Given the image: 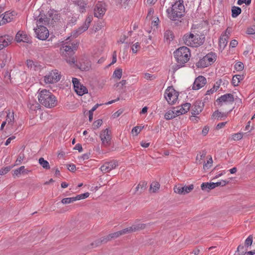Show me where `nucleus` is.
<instances>
[{
    "instance_id": "ea45409f",
    "label": "nucleus",
    "mask_w": 255,
    "mask_h": 255,
    "mask_svg": "<svg viewBox=\"0 0 255 255\" xmlns=\"http://www.w3.org/2000/svg\"><path fill=\"white\" fill-rule=\"evenodd\" d=\"M138 185L140 188L139 194H141L146 189L147 183L145 181H141Z\"/></svg>"
},
{
    "instance_id": "1a4fd4ad",
    "label": "nucleus",
    "mask_w": 255,
    "mask_h": 255,
    "mask_svg": "<svg viewBox=\"0 0 255 255\" xmlns=\"http://www.w3.org/2000/svg\"><path fill=\"white\" fill-rule=\"evenodd\" d=\"M178 95L173 89L169 87L165 93L164 97L169 104L173 105L178 99Z\"/></svg>"
},
{
    "instance_id": "79ce46f5",
    "label": "nucleus",
    "mask_w": 255,
    "mask_h": 255,
    "mask_svg": "<svg viewBox=\"0 0 255 255\" xmlns=\"http://www.w3.org/2000/svg\"><path fill=\"white\" fill-rule=\"evenodd\" d=\"M235 69L237 70V71H242L244 68V64L243 63H242V62H237L235 66Z\"/></svg>"
},
{
    "instance_id": "2f4dec72",
    "label": "nucleus",
    "mask_w": 255,
    "mask_h": 255,
    "mask_svg": "<svg viewBox=\"0 0 255 255\" xmlns=\"http://www.w3.org/2000/svg\"><path fill=\"white\" fill-rule=\"evenodd\" d=\"M248 250L247 248L242 245H240L238 248L236 253H238V255H246Z\"/></svg>"
},
{
    "instance_id": "39448f33",
    "label": "nucleus",
    "mask_w": 255,
    "mask_h": 255,
    "mask_svg": "<svg viewBox=\"0 0 255 255\" xmlns=\"http://www.w3.org/2000/svg\"><path fill=\"white\" fill-rule=\"evenodd\" d=\"M39 23L44 24L45 25L53 26L54 22L59 20L60 16L57 12L54 10H50L46 15L39 14Z\"/></svg>"
},
{
    "instance_id": "f8f14e48",
    "label": "nucleus",
    "mask_w": 255,
    "mask_h": 255,
    "mask_svg": "<svg viewBox=\"0 0 255 255\" xmlns=\"http://www.w3.org/2000/svg\"><path fill=\"white\" fill-rule=\"evenodd\" d=\"M229 182V181L222 180L220 182H217L216 183H203L201 184V187L202 190H205L206 189H209L210 190L213 189L216 187L221 186H224L226 184H228Z\"/></svg>"
},
{
    "instance_id": "13d9d810",
    "label": "nucleus",
    "mask_w": 255,
    "mask_h": 255,
    "mask_svg": "<svg viewBox=\"0 0 255 255\" xmlns=\"http://www.w3.org/2000/svg\"><path fill=\"white\" fill-rule=\"evenodd\" d=\"M117 62V53L116 51H115L112 55V62L108 65V67L111 66L112 65L115 64Z\"/></svg>"
},
{
    "instance_id": "412c9836",
    "label": "nucleus",
    "mask_w": 255,
    "mask_h": 255,
    "mask_svg": "<svg viewBox=\"0 0 255 255\" xmlns=\"http://www.w3.org/2000/svg\"><path fill=\"white\" fill-rule=\"evenodd\" d=\"M204 103L201 102L196 101L193 106L192 114L194 116L198 115L203 110Z\"/></svg>"
},
{
    "instance_id": "f257e3e1",
    "label": "nucleus",
    "mask_w": 255,
    "mask_h": 255,
    "mask_svg": "<svg viewBox=\"0 0 255 255\" xmlns=\"http://www.w3.org/2000/svg\"><path fill=\"white\" fill-rule=\"evenodd\" d=\"M38 101L40 104L48 108H52L57 104L56 97L49 90L43 89L38 91Z\"/></svg>"
},
{
    "instance_id": "c9c22d12",
    "label": "nucleus",
    "mask_w": 255,
    "mask_h": 255,
    "mask_svg": "<svg viewBox=\"0 0 255 255\" xmlns=\"http://www.w3.org/2000/svg\"><path fill=\"white\" fill-rule=\"evenodd\" d=\"M160 184L157 182H153L150 185V189L153 193H155L159 189Z\"/></svg>"
},
{
    "instance_id": "423d86ee",
    "label": "nucleus",
    "mask_w": 255,
    "mask_h": 255,
    "mask_svg": "<svg viewBox=\"0 0 255 255\" xmlns=\"http://www.w3.org/2000/svg\"><path fill=\"white\" fill-rule=\"evenodd\" d=\"M204 38H201L199 35H194L192 33H190L184 35L183 40L184 43L188 46L197 47L203 43Z\"/></svg>"
},
{
    "instance_id": "6e6d98bb",
    "label": "nucleus",
    "mask_w": 255,
    "mask_h": 255,
    "mask_svg": "<svg viewBox=\"0 0 255 255\" xmlns=\"http://www.w3.org/2000/svg\"><path fill=\"white\" fill-rule=\"evenodd\" d=\"M213 163V160H212V157L210 156L209 160L207 161V162L204 165V168H207L208 169L211 165V164H212Z\"/></svg>"
},
{
    "instance_id": "2eb2a0df",
    "label": "nucleus",
    "mask_w": 255,
    "mask_h": 255,
    "mask_svg": "<svg viewBox=\"0 0 255 255\" xmlns=\"http://www.w3.org/2000/svg\"><path fill=\"white\" fill-rule=\"evenodd\" d=\"M93 19V16L92 15H89L87 17L85 22L81 26L79 27L75 31V33H74L75 36H77L83 32L87 30L89 27L90 23L91 22Z\"/></svg>"
},
{
    "instance_id": "3c124183",
    "label": "nucleus",
    "mask_w": 255,
    "mask_h": 255,
    "mask_svg": "<svg viewBox=\"0 0 255 255\" xmlns=\"http://www.w3.org/2000/svg\"><path fill=\"white\" fill-rule=\"evenodd\" d=\"M10 169L11 167L10 166H7L4 168H1L0 170V175H2L7 173L9 171H10Z\"/></svg>"
},
{
    "instance_id": "c85d7f7f",
    "label": "nucleus",
    "mask_w": 255,
    "mask_h": 255,
    "mask_svg": "<svg viewBox=\"0 0 255 255\" xmlns=\"http://www.w3.org/2000/svg\"><path fill=\"white\" fill-rule=\"evenodd\" d=\"M38 163L45 169L48 170L50 168L49 162L43 157H40L39 159Z\"/></svg>"
},
{
    "instance_id": "de8ad7c7",
    "label": "nucleus",
    "mask_w": 255,
    "mask_h": 255,
    "mask_svg": "<svg viewBox=\"0 0 255 255\" xmlns=\"http://www.w3.org/2000/svg\"><path fill=\"white\" fill-rule=\"evenodd\" d=\"M243 138V134L242 133H237L233 135V139L234 140H239Z\"/></svg>"
},
{
    "instance_id": "ddd939ff",
    "label": "nucleus",
    "mask_w": 255,
    "mask_h": 255,
    "mask_svg": "<svg viewBox=\"0 0 255 255\" xmlns=\"http://www.w3.org/2000/svg\"><path fill=\"white\" fill-rule=\"evenodd\" d=\"M194 189V185L191 184L189 186H182L181 184L178 185L174 188V192L179 194L185 195L190 192Z\"/></svg>"
},
{
    "instance_id": "aec40b11",
    "label": "nucleus",
    "mask_w": 255,
    "mask_h": 255,
    "mask_svg": "<svg viewBox=\"0 0 255 255\" xmlns=\"http://www.w3.org/2000/svg\"><path fill=\"white\" fill-rule=\"evenodd\" d=\"M106 8L102 4H97L94 8V15L99 18L103 17L106 12Z\"/></svg>"
},
{
    "instance_id": "dca6fc26",
    "label": "nucleus",
    "mask_w": 255,
    "mask_h": 255,
    "mask_svg": "<svg viewBox=\"0 0 255 255\" xmlns=\"http://www.w3.org/2000/svg\"><path fill=\"white\" fill-rule=\"evenodd\" d=\"M234 101L235 99L233 95L229 93L222 95L218 98L216 100V102L218 105L222 106L223 102L232 104Z\"/></svg>"
},
{
    "instance_id": "7ed1b4c3",
    "label": "nucleus",
    "mask_w": 255,
    "mask_h": 255,
    "mask_svg": "<svg viewBox=\"0 0 255 255\" xmlns=\"http://www.w3.org/2000/svg\"><path fill=\"white\" fill-rule=\"evenodd\" d=\"M173 55L177 63L174 68L175 70L184 66V64L189 60L191 55L190 49L185 46L178 48L174 52Z\"/></svg>"
},
{
    "instance_id": "052dcab7",
    "label": "nucleus",
    "mask_w": 255,
    "mask_h": 255,
    "mask_svg": "<svg viewBox=\"0 0 255 255\" xmlns=\"http://www.w3.org/2000/svg\"><path fill=\"white\" fill-rule=\"evenodd\" d=\"M109 235H110V237L111 240L117 238L118 237H119L121 236L119 231L114 233L110 234H109Z\"/></svg>"
},
{
    "instance_id": "72a5a7b5",
    "label": "nucleus",
    "mask_w": 255,
    "mask_h": 255,
    "mask_svg": "<svg viewBox=\"0 0 255 255\" xmlns=\"http://www.w3.org/2000/svg\"><path fill=\"white\" fill-rule=\"evenodd\" d=\"M174 37L173 32L170 30H167L164 33V38L169 42L172 40Z\"/></svg>"
},
{
    "instance_id": "bb28decb",
    "label": "nucleus",
    "mask_w": 255,
    "mask_h": 255,
    "mask_svg": "<svg viewBox=\"0 0 255 255\" xmlns=\"http://www.w3.org/2000/svg\"><path fill=\"white\" fill-rule=\"evenodd\" d=\"M29 172V171L27 169H26L24 166H21L14 171V175L18 176L21 173L27 174Z\"/></svg>"
},
{
    "instance_id": "338daca9",
    "label": "nucleus",
    "mask_w": 255,
    "mask_h": 255,
    "mask_svg": "<svg viewBox=\"0 0 255 255\" xmlns=\"http://www.w3.org/2000/svg\"><path fill=\"white\" fill-rule=\"evenodd\" d=\"M227 124V122H222V123H219L217 126H216V128L217 129H219L222 128H223L225 125L226 124Z\"/></svg>"
},
{
    "instance_id": "c03bdc74",
    "label": "nucleus",
    "mask_w": 255,
    "mask_h": 255,
    "mask_svg": "<svg viewBox=\"0 0 255 255\" xmlns=\"http://www.w3.org/2000/svg\"><path fill=\"white\" fill-rule=\"evenodd\" d=\"M228 43L226 37H224V36L220 38L219 40V46L221 47L222 46L224 48L226 46Z\"/></svg>"
},
{
    "instance_id": "a211bd4d",
    "label": "nucleus",
    "mask_w": 255,
    "mask_h": 255,
    "mask_svg": "<svg viewBox=\"0 0 255 255\" xmlns=\"http://www.w3.org/2000/svg\"><path fill=\"white\" fill-rule=\"evenodd\" d=\"M15 40L17 42H20L21 41L28 43H31L32 42L31 37L28 36L25 32L21 31H19L16 33Z\"/></svg>"
},
{
    "instance_id": "58836bf2",
    "label": "nucleus",
    "mask_w": 255,
    "mask_h": 255,
    "mask_svg": "<svg viewBox=\"0 0 255 255\" xmlns=\"http://www.w3.org/2000/svg\"><path fill=\"white\" fill-rule=\"evenodd\" d=\"M253 235H250L248 238L245 240V246L248 248L251 246L253 244Z\"/></svg>"
},
{
    "instance_id": "4c0bfd02",
    "label": "nucleus",
    "mask_w": 255,
    "mask_h": 255,
    "mask_svg": "<svg viewBox=\"0 0 255 255\" xmlns=\"http://www.w3.org/2000/svg\"><path fill=\"white\" fill-rule=\"evenodd\" d=\"M76 201V198L75 197H70V198H63L61 200V203L64 204H69L73 202L74 201Z\"/></svg>"
},
{
    "instance_id": "f3484780",
    "label": "nucleus",
    "mask_w": 255,
    "mask_h": 255,
    "mask_svg": "<svg viewBox=\"0 0 255 255\" xmlns=\"http://www.w3.org/2000/svg\"><path fill=\"white\" fill-rule=\"evenodd\" d=\"M206 83V79L203 76H199L195 79L193 84L192 89L194 90H199L204 87Z\"/></svg>"
},
{
    "instance_id": "0e129e2a",
    "label": "nucleus",
    "mask_w": 255,
    "mask_h": 255,
    "mask_svg": "<svg viewBox=\"0 0 255 255\" xmlns=\"http://www.w3.org/2000/svg\"><path fill=\"white\" fill-rule=\"evenodd\" d=\"M67 166L68 170L70 171L74 172L76 169V166L73 164H68Z\"/></svg>"
},
{
    "instance_id": "9b49d317",
    "label": "nucleus",
    "mask_w": 255,
    "mask_h": 255,
    "mask_svg": "<svg viewBox=\"0 0 255 255\" xmlns=\"http://www.w3.org/2000/svg\"><path fill=\"white\" fill-rule=\"evenodd\" d=\"M61 78V75L57 70L52 71L49 74L45 76L44 80L46 83H55L58 82Z\"/></svg>"
},
{
    "instance_id": "e433bc0d",
    "label": "nucleus",
    "mask_w": 255,
    "mask_h": 255,
    "mask_svg": "<svg viewBox=\"0 0 255 255\" xmlns=\"http://www.w3.org/2000/svg\"><path fill=\"white\" fill-rule=\"evenodd\" d=\"M122 69L121 68H118L115 70L113 74V76L115 78H117L118 79H120L122 75Z\"/></svg>"
},
{
    "instance_id": "393cba45",
    "label": "nucleus",
    "mask_w": 255,
    "mask_h": 255,
    "mask_svg": "<svg viewBox=\"0 0 255 255\" xmlns=\"http://www.w3.org/2000/svg\"><path fill=\"white\" fill-rule=\"evenodd\" d=\"M75 91L77 94L80 96H82L88 93L87 88L83 85H81V84L78 87H76V88L75 89Z\"/></svg>"
},
{
    "instance_id": "f704fd0d",
    "label": "nucleus",
    "mask_w": 255,
    "mask_h": 255,
    "mask_svg": "<svg viewBox=\"0 0 255 255\" xmlns=\"http://www.w3.org/2000/svg\"><path fill=\"white\" fill-rule=\"evenodd\" d=\"M174 112L173 110H169L167 112H166L164 115V118L167 120H169L170 119H172L176 117V116L174 114Z\"/></svg>"
},
{
    "instance_id": "e2e57ef3",
    "label": "nucleus",
    "mask_w": 255,
    "mask_h": 255,
    "mask_svg": "<svg viewBox=\"0 0 255 255\" xmlns=\"http://www.w3.org/2000/svg\"><path fill=\"white\" fill-rule=\"evenodd\" d=\"M222 82V79H219L214 84V86L213 87H215V89H216V91L218 89V88L220 86Z\"/></svg>"
},
{
    "instance_id": "4468645a",
    "label": "nucleus",
    "mask_w": 255,
    "mask_h": 255,
    "mask_svg": "<svg viewBox=\"0 0 255 255\" xmlns=\"http://www.w3.org/2000/svg\"><path fill=\"white\" fill-rule=\"evenodd\" d=\"M118 162L117 160H112L105 162L100 168L101 170L104 173L109 172L118 166Z\"/></svg>"
},
{
    "instance_id": "37998d69",
    "label": "nucleus",
    "mask_w": 255,
    "mask_h": 255,
    "mask_svg": "<svg viewBox=\"0 0 255 255\" xmlns=\"http://www.w3.org/2000/svg\"><path fill=\"white\" fill-rule=\"evenodd\" d=\"M140 48V44L138 42H136L132 44L131 46L132 52L133 53H136L137 51Z\"/></svg>"
},
{
    "instance_id": "0eeeda50",
    "label": "nucleus",
    "mask_w": 255,
    "mask_h": 255,
    "mask_svg": "<svg viewBox=\"0 0 255 255\" xmlns=\"http://www.w3.org/2000/svg\"><path fill=\"white\" fill-rule=\"evenodd\" d=\"M217 56L215 53L210 52L204 56L196 63L198 68H205L211 65L216 60Z\"/></svg>"
},
{
    "instance_id": "b1692460",
    "label": "nucleus",
    "mask_w": 255,
    "mask_h": 255,
    "mask_svg": "<svg viewBox=\"0 0 255 255\" xmlns=\"http://www.w3.org/2000/svg\"><path fill=\"white\" fill-rule=\"evenodd\" d=\"M153 224L152 223H148L147 224L139 223L137 224H134L132 226L133 229V232L138 231L144 229L147 227H148Z\"/></svg>"
},
{
    "instance_id": "4be33fe9",
    "label": "nucleus",
    "mask_w": 255,
    "mask_h": 255,
    "mask_svg": "<svg viewBox=\"0 0 255 255\" xmlns=\"http://www.w3.org/2000/svg\"><path fill=\"white\" fill-rule=\"evenodd\" d=\"M73 2L79 7L80 12H84L86 11L87 3L84 0H73Z\"/></svg>"
},
{
    "instance_id": "69168bd1",
    "label": "nucleus",
    "mask_w": 255,
    "mask_h": 255,
    "mask_svg": "<svg viewBox=\"0 0 255 255\" xmlns=\"http://www.w3.org/2000/svg\"><path fill=\"white\" fill-rule=\"evenodd\" d=\"M74 149L78 150L79 152H82L83 151V148L82 145L80 143L77 144L74 148Z\"/></svg>"
},
{
    "instance_id": "6ab92c4d",
    "label": "nucleus",
    "mask_w": 255,
    "mask_h": 255,
    "mask_svg": "<svg viewBox=\"0 0 255 255\" xmlns=\"http://www.w3.org/2000/svg\"><path fill=\"white\" fill-rule=\"evenodd\" d=\"M13 40V37L9 35H5L0 37V50L8 46Z\"/></svg>"
},
{
    "instance_id": "5fc2aeb1",
    "label": "nucleus",
    "mask_w": 255,
    "mask_h": 255,
    "mask_svg": "<svg viewBox=\"0 0 255 255\" xmlns=\"http://www.w3.org/2000/svg\"><path fill=\"white\" fill-rule=\"evenodd\" d=\"M181 106L184 109L183 110L187 113L190 108L191 104L189 103H186L184 104H182Z\"/></svg>"
},
{
    "instance_id": "09e8293b",
    "label": "nucleus",
    "mask_w": 255,
    "mask_h": 255,
    "mask_svg": "<svg viewBox=\"0 0 255 255\" xmlns=\"http://www.w3.org/2000/svg\"><path fill=\"white\" fill-rule=\"evenodd\" d=\"M143 128V127H134L131 130V132L132 133H135V135H137L138 133L141 131V130Z\"/></svg>"
},
{
    "instance_id": "9d476101",
    "label": "nucleus",
    "mask_w": 255,
    "mask_h": 255,
    "mask_svg": "<svg viewBox=\"0 0 255 255\" xmlns=\"http://www.w3.org/2000/svg\"><path fill=\"white\" fill-rule=\"evenodd\" d=\"M100 138L102 141V144L107 147L111 144V131L108 128L103 130L100 133Z\"/></svg>"
},
{
    "instance_id": "20e7f679",
    "label": "nucleus",
    "mask_w": 255,
    "mask_h": 255,
    "mask_svg": "<svg viewBox=\"0 0 255 255\" xmlns=\"http://www.w3.org/2000/svg\"><path fill=\"white\" fill-rule=\"evenodd\" d=\"M183 1L179 0L172 5V7L166 10L168 17L173 21H176L177 18H181L184 15L185 8Z\"/></svg>"
},
{
    "instance_id": "f03ea898",
    "label": "nucleus",
    "mask_w": 255,
    "mask_h": 255,
    "mask_svg": "<svg viewBox=\"0 0 255 255\" xmlns=\"http://www.w3.org/2000/svg\"><path fill=\"white\" fill-rule=\"evenodd\" d=\"M78 42L69 43V44L65 43L62 44L60 48L61 54L67 62L70 64H74L76 62L74 54H75V51L78 48Z\"/></svg>"
},
{
    "instance_id": "c756f323",
    "label": "nucleus",
    "mask_w": 255,
    "mask_h": 255,
    "mask_svg": "<svg viewBox=\"0 0 255 255\" xmlns=\"http://www.w3.org/2000/svg\"><path fill=\"white\" fill-rule=\"evenodd\" d=\"M243 79V75H236L233 76L232 78V84L234 86L236 87L238 86L239 83Z\"/></svg>"
},
{
    "instance_id": "49530a36",
    "label": "nucleus",
    "mask_w": 255,
    "mask_h": 255,
    "mask_svg": "<svg viewBox=\"0 0 255 255\" xmlns=\"http://www.w3.org/2000/svg\"><path fill=\"white\" fill-rule=\"evenodd\" d=\"M227 116V114H225L224 113H222L220 112H219L218 110L214 112V113L212 115V117H217L218 118H222L223 117H226Z\"/></svg>"
},
{
    "instance_id": "8fccbe9b",
    "label": "nucleus",
    "mask_w": 255,
    "mask_h": 255,
    "mask_svg": "<svg viewBox=\"0 0 255 255\" xmlns=\"http://www.w3.org/2000/svg\"><path fill=\"white\" fill-rule=\"evenodd\" d=\"M103 121L101 119H99L93 123L94 128H99L102 124Z\"/></svg>"
},
{
    "instance_id": "4d7b16f0",
    "label": "nucleus",
    "mask_w": 255,
    "mask_h": 255,
    "mask_svg": "<svg viewBox=\"0 0 255 255\" xmlns=\"http://www.w3.org/2000/svg\"><path fill=\"white\" fill-rule=\"evenodd\" d=\"M72 83L74 86V89L76 88V87H78L81 84L78 79L76 78H73Z\"/></svg>"
},
{
    "instance_id": "7c9ffc66",
    "label": "nucleus",
    "mask_w": 255,
    "mask_h": 255,
    "mask_svg": "<svg viewBox=\"0 0 255 255\" xmlns=\"http://www.w3.org/2000/svg\"><path fill=\"white\" fill-rule=\"evenodd\" d=\"M242 12L240 7L233 6L232 7V16L233 17H237Z\"/></svg>"
},
{
    "instance_id": "473e14b6",
    "label": "nucleus",
    "mask_w": 255,
    "mask_h": 255,
    "mask_svg": "<svg viewBox=\"0 0 255 255\" xmlns=\"http://www.w3.org/2000/svg\"><path fill=\"white\" fill-rule=\"evenodd\" d=\"M1 60H2V62L0 64V66L1 68H2L4 66H5L6 63L10 60L11 55L10 54L9 55H8L6 54H3L1 55Z\"/></svg>"
},
{
    "instance_id": "5701e85b",
    "label": "nucleus",
    "mask_w": 255,
    "mask_h": 255,
    "mask_svg": "<svg viewBox=\"0 0 255 255\" xmlns=\"http://www.w3.org/2000/svg\"><path fill=\"white\" fill-rule=\"evenodd\" d=\"M13 14L12 12H5L2 19L0 21V25L10 22L13 19Z\"/></svg>"
},
{
    "instance_id": "a18cd8bd",
    "label": "nucleus",
    "mask_w": 255,
    "mask_h": 255,
    "mask_svg": "<svg viewBox=\"0 0 255 255\" xmlns=\"http://www.w3.org/2000/svg\"><path fill=\"white\" fill-rule=\"evenodd\" d=\"M89 195L90 194L89 192H86L83 194L77 195L75 198L76 200H80L88 197Z\"/></svg>"
},
{
    "instance_id": "864d4df0",
    "label": "nucleus",
    "mask_w": 255,
    "mask_h": 255,
    "mask_svg": "<svg viewBox=\"0 0 255 255\" xmlns=\"http://www.w3.org/2000/svg\"><path fill=\"white\" fill-rule=\"evenodd\" d=\"M247 33L248 34H254L255 33V25L248 28L247 30Z\"/></svg>"
},
{
    "instance_id": "774afa93",
    "label": "nucleus",
    "mask_w": 255,
    "mask_h": 255,
    "mask_svg": "<svg viewBox=\"0 0 255 255\" xmlns=\"http://www.w3.org/2000/svg\"><path fill=\"white\" fill-rule=\"evenodd\" d=\"M238 42L236 40L234 39L231 41L230 46L234 48V47H236V46L238 45Z\"/></svg>"
},
{
    "instance_id": "6e6552de",
    "label": "nucleus",
    "mask_w": 255,
    "mask_h": 255,
    "mask_svg": "<svg viewBox=\"0 0 255 255\" xmlns=\"http://www.w3.org/2000/svg\"><path fill=\"white\" fill-rule=\"evenodd\" d=\"M44 25H45L44 24L39 23L38 19L37 20V26L38 28L34 29L36 34V37L42 40H45L49 36V31Z\"/></svg>"
},
{
    "instance_id": "680f3d73",
    "label": "nucleus",
    "mask_w": 255,
    "mask_h": 255,
    "mask_svg": "<svg viewBox=\"0 0 255 255\" xmlns=\"http://www.w3.org/2000/svg\"><path fill=\"white\" fill-rule=\"evenodd\" d=\"M24 154L23 153H20L17 158V161H19V163H21L24 158Z\"/></svg>"
},
{
    "instance_id": "cd10ccee",
    "label": "nucleus",
    "mask_w": 255,
    "mask_h": 255,
    "mask_svg": "<svg viewBox=\"0 0 255 255\" xmlns=\"http://www.w3.org/2000/svg\"><path fill=\"white\" fill-rule=\"evenodd\" d=\"M102 244L101 241L100 239L96 240L94 242L91 243L90 245L86 246L85 247V250L86 251H88L89 250H90L91 249H93L94 248L97 247L99 246L100 245Z\"/></svg>"
},
{
    "instance_id": "a878e982",
    "label": "nucleus",
    "mask_w": 255,
    "mask_h": 255,
    "mask_svg": "<svg viewBox=\"0 0 255 255\" xmlns=\"http://www.w3.org/2000/svg\"><path fill=\"white\" fill-rule=\"evenodd\" d=\"M28 107L32 111H36L40 109L41 106L35 101H29L28 104Z\"/></svg>"
},
{
    "instance_id": "bf43d9fd",
    "label": "nucleus",
    "mask_w": 255,
    "mask_h": 255,
    "mask_svg": "<svg viewBox=\"0 0 255 255\" xmlns=\"http://www.w3.org/2000/svg\"><path fill=\"white\" fill-rule=\"evenodd\" d=\"M101 241L102 244V243H106L108 241H111V239L110 237V235H108V236H105L104 237H102L101 239H100Z\"/></svg>"
},
{
    "instance_id": "603ef678",
    "label": "nucleus",
    "mask_w": 255,
    "mask_h": 255,
    "mask_svg": "<svg viewBox=\"0 0 255 255\" xmlns=\"http://www.w3.org/2000/svg\"><path fill=\"white\" fill-rule=\"evenodd\" d=\"M144 77L147 80H153L156 78L154 75H152L149 73H145Z\"/></svg>"
},
{
    "instance_id": "a19ab883",
    "label": "nucleus",
    "mask_w": 255,
    "mask_h": 255,
    "mask_svg": "<svg viewBox=\"0 0 255 255\" xmlns=\"http://www.w3.org/2000/svg\"><path fill=\"white\" fill-rule=\"evenodd\" d=\"M119 232L121 236L126 234L133 232L132 226L124 229L121 231H120Z\"/></svg>"
}]
</instances>
